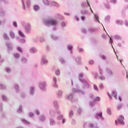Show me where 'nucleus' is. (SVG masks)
<instances>
[{
	"mask_svg": "<svg viewBox=\"0 0 128 128\" xmlns=\"http://www.w3.org/2000/svg\"><path fill=\"white\" fill-rule=\"evenodd\" d=\"M58 20L52 19H45L43 20V24L46 26H56L58 24Z\"/></svg>",
	"mask_w": 128,
	"mask_h": 128,
	"instance_id": "1",
	"label": "nucleus"
},
{
	"mask_svg": "<svg viewBox=\"0 0 128 128\" xmlns=\"http://www.w3.org/2000/svg\"><path fill=\"white\" fill-rule=\"evenodd\" d=\"M46 86H48L46 82L42 81L39 82V88L42 92H46Z\"/></svg>",
	"mask_w": 128,
	"mask_h": 128,
	"instance_id": "2",
	"label": "nucleus"
},
{
	"mask_svg": "<svg viewBox=\"0 0 128 128\" xmlns=\"http://www.w3.org/2000/svg\"><path fill=\"white\" fill-rule=\"evenodd\" d=\"M124 116H120L118 121L116 120H115L116 124L118 126V124H122V126H124Z\"/></svg>",
	"mask_w": 128,
	"mask_h": 128,
	"instance_id": "3",
	"label": "nucleus"
},
{
	"mask_svg": "<svg viewBox=\"0 0 128 128\" xmlns=\"http://www.w3.org/2000/svg\"><path fill=\"white\" fill-rule=\"evenodd\" d=\"M72 93H71L68 96V99L72 100V98H74V92H80V90H78L76 88H73L72 89Z\"/></svg>",
	"mask_w": 128,
	"mask_h": 128,
	"instance_id": "4",
	"label": "nucleus"
},
{
	"mask_svg": "<svg viewBox=\"0 0 128 128\" xmlns=\"http://www.w3.org/2000/svg\"><path fill=\"white\" fill-rule=\"evenodd\" d=\"M6 46L8 48V52L10 54V52H12V50H14V45L12 44V43L10 42H6Z\"/></svg>",
	"mask_w": 128,
	"mask_h": 128,
	"instance_id": "5",
	"label": "nucleus"
},
{
	"mask_svg": "<svg viewBox=\"0 0 128 128\" xmlns=\"http://www.w3.org/2000/svg\"><path fill=\"white\" fill-rule=\"evenodd\" d=\"M48 60L46 59V56H42L41 60V64L42 66H48Z\"/></svg>",
	"mask_w": 128,
	"mask_h": 128,
	"instance_id": "6",
	"label": "nucleus"
},
{
	"mask_svg": "<svg viewBox=\"0 0 128 128\" xmlns=\"http://www.w3.org/2000/svg\"><path fill=\"white\" fill-rule=\"evenodd\" d=\"M99 118L102 120H104V116H102V112H97L95 114L94 118L98 120H100Z\"/></svg>",
	"mask_w": 128,
	"mask_h": 128,
	"instance_id": "7",
	"label": "nucleus"
},
{
	"mask_svg": "<svg viewBox=\"0 0 128 128\" xmlns=\"http://www.w3.org/2000/svg\"><path fill=\"white\" fill-rule=\"evenodd\" d=\"M25 32L26 34H30L32 32V26L30 24L28 23L24 28Z\"/></svg>",
	"mask_w": 128,
	"mask_h": 128,
	"instance_id": "8",
	"label": "nucleus"
},
{
	"mask_svg": "<svg viewBox=\"0 0 128 128\" xmlns=\"http://www.w3.org/2000/svg\"><path fill=\"white\" fill-rule=\"evenodd\" d=\"M81 6L82 8H88V6H90V3L88 0L86 1H83L81 3Z\"/></svg>",
	"mask_w": 128,
	"mask_h": 128,
	"instance_id": "9",
	"label": "nucleus"
},
{
	"mask_svg": "<svg viewBox=\"0 0 128 128\" xmlns=\"http://www.w3.org/2000/svg\"><path fill=\"white\" fill-rule=\"evenodd\" d=\"M57 114H58L57 116V120H62L64 118V115L60 114V111L57 110Z\"/></svg>",
	"mask_w": 128,
	"mask_h": 128,
	"instance_id": "10",
	"label": "nucleus"
},
{
	"mask_svg": "<svg viewBox=\"0 0 128 128\" xmlns=\"http://www.w3.org/2000/svg\"><path fill=\"white\" fill-rule=\"evenodd\" d=\"M50 124L51 126H56V120L54 119V118H50Z\"/></svg>",
	"mask_w": 128,
	"mask_h": 128,
	"instance_id": "11",
	"label": "nucleus"
},
{
	"mask_svg": "<svg viewBox=\"0 0 128 128\" xmlns=\"http://www.w3.org/2000/svg\"><path fill=\"white\" fill-rule=\"evenodd\" d=\"M39 120L41 122H44L46 120V116L44 114H42L40 116Z\"/></svg>",
	"mask_w": 128,
	"mask_h": 128,
	"instance_id": "12",
	"label": "nucleus"
},
{
	"mask_svg": "<svg viewBox=\"0 0 128 128\" xmlns=\"http://www.w3.org/2000/svg\"><path fill=\"white\" fill-rule=\"evenodd\" d=\"M36 88L34 86H30V94L33 96H34V92H35Z\"/></svg>",
	"mask_w": 128,
	"mask_h": 128,
	"instance_id": "13",
	"label": "nucleus"
},
{
	"mask_svg": "<svg viewBox=\"0 0 128 128\" xmlns=\"http://www.w3.org/2000/svg\"><path fill=\"white\" fill-rule=\"evenodd\" d=\"M53 82H54V84H53V86L55 88H58V80L56 79V78L55 76L53 77Z\"/></svg>",
	"mask_w": 128,
	"mask_h": 128,
	"instance_id": "14",
	"label": "nucleus"
},
{
	"mask_svg": "<svg viewBox=\"0 0 128 128\" xmlns=\"http://www.w3.org/2000/svg\"><path fill=\"white\" fill-rule=\"evenodd\" d=\"M6 11L4 9L0 10V16L2 18H4L6 16Z\"/></svg>",
	"mask_w": 128,
	"mask_h": 128,
	"instance_id": "15",
	"label": "nucleus"
},
{
	"mask_svg": "<svg viewBox=\"0 0 128 128\" xmlns=\"http://www.w3.org/2000/svg\"><path fill=\"white\" fill-rule=\"evenodd\" d=\"M82 84H83V88H90V84H88V82L86 80L84 82H82Z\"/></svg>",
	"mask_w": 128,
	"mask_h": 128,
	"instance_id": "16",
	"label": "nucleus"
},
{
	"mask_svg": "<svg viewBox=\"0 0 128 128\" xmlns=\"http://www.w3.org/2000/svg\"><path fill=\"white\" fill-rule=\"evenodd\" d=\"M29 52L30 54H36L38 52V50L35 47H32L30 48Z\"/></svg>",
	"mask_w": 128,
	"mask_h": 128,
	"instance_id": "17",
	"label": "nucleus"
},
{
	"mask_svg": "<svg viewBox=\"0 0 128 128\" xmlns=\"http://www.w3.org/2000/svg\"><path fill=\"white\" fill-rule=\"evenodd\" d=\"M53 104H54V108L58 112V109L60 108V106H58V101L56 100H54V102Z\"/></svg>",
	"mask_w": 128,
	"mask_h": 128,
	"instance_id": "18",
	"label": "nucleus"
},
{
	"mask_svg": "<svg viewBox=\"0 0 128 128\" xmlns=\"http://www.w3.org/2000/svg\"><path fill=\"white\" fill-rule=\"evenodd\" d=\"M16 40H18L20 44H26V40L24 38H20L19 36L16 37Z\"/></svg>",
	"mask_w": 128,
	"mask_h": 128,
	"instance_id": "19",
	"label": "nucleus"
},
{
	"mask_svg": "<svg viewBox=\"0 0 128 128\" xmlns=\"http://www.w3.org/2000/svg\"><path fill=\"white\" fill-rule=\"evenodd\" d=\"M106 72L110 76H114V73H112V71L110 68H106Z\"/></svg>",
	"mask_w": 128,
	"mask_h": 128,
	"instance_id": "20",
	"label": "nucleus"
},
{
	"mask_svg": "<svg viewBox=\"0 0 128 128\" xmlns=\"http://www.w3.org/2000/svg\"><path fill=\"white\" fill-rule=\"evenodd\" d=\"M99 74H100V79L101 80H105L106 78L104 77V76H103L104 73L102 70V69L100 70Z\"/></svg>",
	"mask_w": 128,
	"mask_h": 128,
	"instance_id": "21",
	"label": "nucleus"
},
{
	"mask_svg": "<svg viewBox=\"0 0 128 128\" xmlns=\"http://www.w3.org/2000/svg\"><path fill=\"white\" fill-rule=\"evenodd\" d=\"M84 76V74L82 73L80 74L78 76V79L81 82H86V80L84 79H82Z\"/></svg>",
	"mask_w": 128,
	"mask_h": 128,
	"instance_id": "22",
	"label": "nucleus"
},
{
	"mask_svg": "<svg viewBox=\"0 0 128 128\" xmlns=\"http://www.w3.org/2000/svg\"><path fill=\"white\" fill-rule=\"evenodd\" d=\"M56 18L60 20H64V16L60 14H56Z\"/></svg>",
	"mask_w": 128,
	"mask_h": 128,
	"instance_id": "23",
	"label": "nucleus"
},
{
	"mask_svg": "<svg viewBox=\"0 0 128 128\" xmlns=\"http://www.w3.org/2000/svg\"><path fill=\"white\" fill-rule=\"evenodd\" d=\"M33 9L34 12H38L40 10V7L38 4H34L33 6Z\"/></svg>",
	"mask_w": 128,
	"mask_h": 128,
	"instance_id": "24",
	"label": "nucleus"
},
{
	"mask_svg": "<svg viewBox=\"0 0 128 128\" xmlns=\"http://www.w3.org/2000/svg\"><path fill=\"white\" fill-rule=\"evenodd\" d=\"M80 12L82 16H88L89 14L88 11L86 10H81Z\"/></svg>",
	"mask_w": 128,
	"mask_h": 128,
	"instance_id": "25",
	"label": "nucleus"
},
{
	"mask_svg": "<svg viewBox=\"0 0 128 128\" xmlns=\"http://www.w3.org/2000/svg\"><path fill=\"white\" fill-rule=\"evenodd\" d=\"M9 34L12 40H14V38H16V34L14 33V31L10 30L9 32Z\"/></svg>",
	"mask_w": 128,
	"mask_h": 128,
	"instance_id": "26",
	"label": "nucleus"
},
{
	"mask_svg": "<svg viewBox=\"0 0 128 128\" xmlns=\"http://www.w3.org/2000/svg\"><path fill=\"white\" fill-rule=\"evenodd\" d=\"M90 11L92 12V14H94V20L95 22H99L100 24V20H98V16L97 14L94 13V11H92V10H91Z\"/></svg>",
	"mask_w": 128,
	"mask_h": 128,
	"instance_id": "27",
	"label": "nucleus"
},
{
	"mask_svg": "<svg viewBox=\"0 0 128 128\" xmlns=\"http://www.w3.org/2000/svg\"><path fill=\"white\" fill-rule=\"evenodd\" d=\"M28 58H26L22 57L21 58V62L23 64H28Z\"/></svg>",
	"mask_w": 128,
	"mask_h": 128,
	"instance_id": "28",
	"label": "nucleus"
},
{
	"mask_svg": "<svg viewBox=\"0 0 128 128\" xmlns=\"http://www.w3.org/2000/svg\"><path fill=\"white\" fill-rule=\"evenodd\" d=\"M88 32L91 34L92 32H96V29L92 27H90L88 28Z\"/></svg>",
	"mask_w": 128,
	"mask_h": 128,
	"instance_id": "29",
	"label": "nucleus"
},
{
	"mask_svg": "<svg viewBox=\"0 0 128 128\" xmlns=\"http://www.w3.org/2000/svg\"><path fill=\"white\" fill-rule=\"evenodd\" d=\"M3 38L4 40H10V37L6 33H4L3 34Z\"/></svg>",
	"mask_w": 128,
	"mask_h": 128,
	"instance_id": "30",
	"label": "nucleus"
},
{
	"mask_svg": "<svg viewBox=\"0 0 128 128\" xmlns=\"http://www.w3.org/2000/svg\"><path fill=\"white\" fill-rule=\"evenodd\" d=\"M57 96L58 98H62V91L59 90L57 93Z\"/></svg>",
	"mask_w": 128,
	"mask_h": 128,
	"instance_id": "31",
	"label": "nucleus"
},
{
	"mask_svg": "<svg viewBox=\"0 0 128 128\" xmlns=\"http://www.w3.org/2000/svg\"><path fill=\"white\" fill-rule=\"evenodd\" d=\"M51 36V38L53 40H58V36H56L54 34H52L50 35Z\"/></svg>",
	"mask_w": 128,
	"mask_h": 128,
	"instance_id": "32",
	"label": "nucleus"
},
{
	"mask_svg": "<svg viewBox=\"0 0 128 128\" xmlns=\"http://www.w3.org/2000/svg\"><path fill=\"white\" fill-rule=\"evenodd\" d=\"M22 122L24 124H26V126H30V123L29 122L26 121L25 119H22L21 120Z\"/></svg>",
	"mask_w": 128,
	"mask_h": 128,
	"instance_id": "33",
	"label": "nucleus"
},
{
	"mask_svg": "<svg viewBox=\"0 0 128 128\" xmlns=\"http://www.w3.org/2000/svg\"><path fill=\"white\" fill-rule=\"evenodd\" d=\"M31 4L32 2H30V0H26V4L28 8H30Z\"/></svg>",
	"mask_w": 128,
	"mask_h": 128,
	"instance_id": "34",
	"label": "nucleus"
},
{
	"mask_svg": "<svg viewBox=\"0 0 128 128\" xmlns=\"http://www.w3.org/2000/svg\"><path fill=\"white\" fill-rule=\"evenodd\" d=\"M18 114H22V105H20L18 109L17 110Z\"/></svg>",
	"mask_w": 128,
	"mask_h": 128,
	"instance_id": "35",
	"label": "nucleus"
},
{
	"mask_svg": "<svg viewBox=\"0 0 128 128\" xmlns=\"http://www.w3.org/2000/svg\"><path fill=\"white\" fill-rule=\"evenodd\" d=\"M104 20L106 22H110V15L106 16Z\"/></svg>",
	"mask_w": 128,
	"mask_h": 128,
	"instance_id": "36",
	"label": "nucleus"
},
{
	"mask_svg": "<svg viewBox=\"0 0 128 128\" xmlns=\"http://www.w3.org/2000/svg\"><path fill=\"white\" fill-rule=\"evenodd\" d=\"M52 4L54 6H56V8H60V4H58L54 1H52Z\"/></svg>",
	"mask_w": 128,
	"mask_h": 128,
	"instance_id": "37",
	"label": "nucleus"
},
{
	"mask_svg": "<svg viewBox=\"0 0 128 128\" xmlns=\"http://www.w3.org/2000/svg\"><path fill=\"white\" fill-rule=\"evenodd\" d=\"M50 116H54V114H56V111L52 109H51L50 112Z\"/></svg>",
	"mask_w": 128,
	"mask_h": 128,
	"instance_id": "38",
	"label": "nucleus"
},
{
	"mask_svg": "<svg viewBox=\"0 0 128 128\" xmlns=\"http://www.w3.org/2000/svg\"><path fill=\"white\" fill-rule=\"evenodd\" d=\"M2 98L4 102H7V100H8V96H6L5 95H2Z\"/></svg>",
	"mask_w": 128,
	"mask_h": 128,
	"instance_id": "39",
	"label": "nucleus"
},
{
	"mask_svg": "<svg viewBox=\"0 0 128 128\" xmlns=\"http://www.w3.org/2000/svg\"><path fill=\"white\" fill-rule=\"evenodd\" d=\"M77 50L79 52H84V50L82 48H80V46H78Z\"/></svg>",
	"mask_w": 128,
	"mask_h": 128,
	"instance_id": "40",
	"label": "nucleus"
},
{
	"mask_svg": "<svg viewBox=\"0 0 128 128\" xmlns=\"http://www.w3.org/2000/svg\"><path fill=\"white\" fill-rule=\"evenodd\" d=\"M14 88L16 89V92H20V86H18V85L15 84Z\"/></svg>",
	"mask_w": 128,
	"mask_h": 128,
	"instance_id": "41",
	"label": "nucleus"
},
{
	"mask_svg": "<svg viewBox=\"0 0 128 128\" xmlns=\"http://www.w3.org/2000/svg\"><path fill=\"white\" fill-rule=\"evenodd\" d=\"M74 111L72 110H70L69 111V118H72V116H74Z\"/></svg>",
	"mask_w": 128,
	"mask_h": 128,
	"instance_id": "42",
	"label": "nucleus"
},
{
	"mask_svg": "<svg viewBox=\"0 0 128 128\" xmlns=\"http://www.w3.org/2000/svg\"><path fill=\"white\" fill-rule=\"evenodd\" d=\"M18 34L21 38H24V34L22 32V30H19Z\"/></svg>",
	"mask_w": 128,
	"mask_h": 128,
	"instance_id": "43",
	"label": "nucleus"
},
{
	"mask_svg": "<svg viewBox=\"0 0 128 128\" xmlns=\"http://www.w3.org/2000/svg\"><path fill=\"white\" fill-rule=\"evenodd\" d=\"M40 42H46V38L44 36H41L40 38Z\"/></svg>",
	"mask_w": 128,
	"mask_h": 128,
	"instance_id": "44",
	"label": "nucleus"
},
{
	"mask_svg": "<svg viewBox=\"0 0 128 128\" xmlns=\"http://www.w3.org/2000/svg\"><path fill=\"white\" fill-rule=\"evenodd\" d=\"M65 26H66V23L63 21L61 22V28H64Z\"/></svg>",
	"mask_w": 128,
	"mask_h": 128,
	"instance_id": "45",
	"label": "nucleus"
},
{
	"mask_svg": "<svg viewBox=\"0 0 128 128\" xmlns=\"http://www.w3.org/2000/svg\"><path fill=\"white\" fill-rule=\"evenodd\" d=\"M0 90H6V85L0 84Z\"/></svg>",
	"mask_w": 128,
	"mask_h": 128,
	"instance_id": "46",
	"label": "nucleus"
},
{
	"mask_svg": "<svg viewBox=\"0 0 128 128\" xmlns=\"http://www.w3.org/2000/svg\"><path fill=\"white\" fill-rule=\"evenodd\" d=\"M14 56L15 58H20V54L18 53H15L14 54Z\"/></svg>",
	"mask_w": 128,
	"mask_h": 128,
	"instance_id": "47",
	"label": "nucleus"
},
{
	"mask_svg": "<svg viewBox=\"0 0 128 128\" xmlns=\"http://www.w3.org/2000/svg\"><path fill=\"white\" fill-rule=\"evenodd\" d=\"M114 38H115L116 40H121L120 36L116 34L114 36Z\"/></svg>",
	"mask_w": 128,
	"mask_h": 128,
	"instance_id": "48",
	"label": "nucleus"
},
{
	"mask_svg": "<svg viewBox=\"0 0 128 128\" xmlns=\"http://www.w3.org/2000/svg\"><path fill=\"white\" fill-rule=\"evenodd\" d=\"M72 48H74V46H72V45L69 44L68 46V50L72 51Z\"/></svg>",
	"mask_w": 128,
	"mask_h": 128,
	"instance_id": "49",
	"label": "nucleus"
},
{
	"mask_svg": "<svg viewBox=\"0 0 128 128\" xmlns=\"http://www.w3.org/2000/svg\"><path fill=\"white\" fill-rule=\"evenodd\" d=\"M116 23L121 26L122 24H124V21L122 20H117L116 21Z\"/></svg>",
	"mask_w": 128,
	"mask_h": 128,
	"instance_id": "50",
	"label": "nucleus"
},
{
	"mask_svg": "<svg viewBox=\"0 0 128 128\" xmlns=\"http://www.w3.org/2000/svg\"><path fill=\"white\" fill-rule=\"evenodd\" d=\"M42 2L46 6L50 5V2H48V0H42Z\"/></svg>",
	"mask_w": 128,
	"mask_h": 128,
	"instance_id": "51",
	"label": "nucleus"
},
{
	"mask_svg": "<svg viewBox=\"0 0 128 128\" xmlns=\"http://www.w3.org/2000/svg\"><path fill=\"white\" fill-rule=\"evenodd\" d=\"M77 112H78V114L80 116L82 114V110L80 107H79V108H78Z\"/></svg>",
	"mask_w": 128,
	"mask_h": 128,
	"instance_id": "52",
	"label": "nucleus"
},
{
	"mask_svg": "<svg viewBox=\"0 0 128 128\" xmlns=\"http://www.w3.org/2000/svg\"><path fill=\"white\" fill-rule=\"evenodd\" d=\"M76 62L78 64H80V57H78L76 59Z\"/></svg>",
	"mask_w": 128,
	"mask_h": 128,
	"instance_id": "53",
	"label": "nucleus"
},
{
	"mask_svg": "<svg viewBox=\"0 0 128 128\" xmlns=\"http://www.w3.org/2000/svg\"><path fill=\"white\" fill-rule=\"evenodd\" d=\"M55 74L56 76H60V70H56Z\"/></svg>",
	"mask_w": 128,
	"mask_h": 128,
	"instance_id": "54",
	"label": "nucleus"
},
{
	"mask_svg": "<svg viewBox=\"0 0 128 128\" xmlns=\"http://www.w3.org/2000/svg\"><path fill=\"white\" fill-rule=\"evenodd\" d=\"M107 114L109 116H112V110H110V108H107Z\"/></svg>",
	"mask_w": 128,
	"mask_h": 128,
	"instance_id": "55",
	"label": "nucleus"
},
{
	"mask_svg": "<svg viewBox=\"0 0 128 128\" xmlns=\"http://www.w3.org/2000/svg\"><path fill=\"white\" fill-rule=\"evenodd\" d=\"M100 58H102V60H106V55L104 54H102L100 56Z\"/></svg>",
	"mask_w": 128,
	"mask_h": 128,
	"instance_id": "56",
	"label": "nucleus"
},
{
	"mask_svg": "<svg viewBox=\"0 0 128 128\" xmlns=\"http://www.w3.org/2000/svg\"><path fill=\"white\" fill-rule=\"evenodd\" d=\"M112 96L115 98L116 100V98H118L116 97L117 94H116V92H114V91L112 92Z\"/></svg>",
	"mask_w": 128,
	"mask_h": 128,
	"instance_id": "57",
	"label": "nucleus"
},
{
	"mask_svg": "<svg viewBox=\"0 0 128 128\" xmlns=\"http://www.w3.org/2000/svg\"><path fill=\"white\" fill-rule=\"evenodd\" d=\"M17 50L18 52H20L21 54H22L24 52V50H22V48L20 46L17 47Z\"/></svg>",
	"mask_w": 128,
	"mask_h": 128,
	"instance_id": "58",
	"label": "nucleus"
},
{
	"mask_svg": "<svg viewBox=\"0 0 128 128\" xmlns=\"http://www.w3.org/2000/svg\"><path fill=\"white\" fill-rule=\"evenodd\" d=\"M104 6L106 8V10H110V6L108 4H105Z\"/></svg>",
	"mask_w": 128,
	"mask_h": 128,
	"instance_id": "59",
	"label": "nucleus"
},
{
	"mask_svg": "<svg viewBox=\"0 0 128 128\" xmlns=\"http://www.w3.org/2000/svg\"><path fill=\"white\" fill-rule=\"evenodd\" d=\"M5 70H6V72H8V74H10V72H12V69H10V68H6Z\"/></svg>",
	"mask_w": 128,
	"mask_h": 128,
	"instance_id": "60",
	"label": "nucleus"
},
{
	"mask_svg": "<svg viewBox=\"0 0 128 128\" xmlns=\"http://www.w3.org/2000/svg\"><path fill=\"white\" fill-rule=\"evenodd\" d=\"M2 2H4V4H10V2L8 0H4Z\"/></svg>",
	"mask_w": 128,
	"mask_h": 128,
	"instance_id": "61",
	"label": "nucleus"
},
{
	"mask_svg": "<svg viewBox=\"0 0 128 128\" xmlns=\"http://www.w3.org/2000/svg\"><path fill=\"white\" fill-rule=\"evenodd\" d=\"M12 24L14 28H18V23L16 22V21H13Z\"/></svg>",
	"mask_w": 128,
	"mask_h": 128,
	"instance_id": "62",
	"label": "nucleus"
},
{
	"mask_svg": "<svg viewBox=\"0 0 128 128\" xmlns=\"http://www.w3.org/2000/svg\"><path fill=\"white\" fill-rule=\"evenodd\" d=\"M89 104H90V106L92 108V106H94V104H96V102H90Z\"/></svg>",
	"mask_w": 128,
	"mask_h": 128,
	"instance_id": "63",
	"label": "nucleus"
},
{
	"mask_svg": "<svg viewBox=\"0 0 128 128\" xmlns=\"http://www.w3.org/2000/svg\"><path fill=\"white\" fill-rule=\"evenodd\" d=\"M88 126L89 128H94V124L90 123L88 124Z\"/></svg>",
	"mask_w": 128,
	"mask_h": 128,
	"instance_id": "64",
	"label": "nucleus"
}]
</instances>
